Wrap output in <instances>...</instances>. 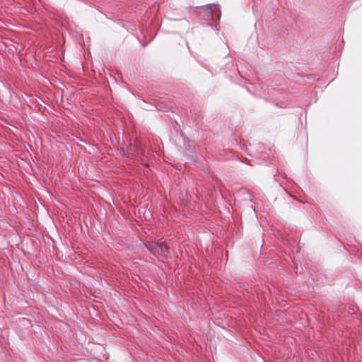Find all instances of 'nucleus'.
I'll return each instance as SVG.
<instances>
[{
	"label": "nucleus",
	"instance_id": "nucleus-1",
	"mask_svg": "<svg viewBox=\"0 0 362 362\" xmlns=\"http://www.w3.org/2000/svg\"><path fill=\"white\" fill-rule=\"evenodd\" d=\"M148 250L158 257L167 258L170 254V248L165 243H150L146 245Z\"/></svg>",
	"mask_w": 362,
	"mask_h": 362
}]
</instances>
